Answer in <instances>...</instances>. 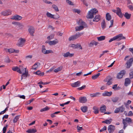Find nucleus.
<instances>
[{"label": "nucleus", "mask_w": 133, "mask_h": 133, "mask_svg": "<svg viewBox=\"0 0 133 133\" xmlns=\"http://www.w3.org/2000/svg\"><path fill=\"white\" fill-rule=\"evenodd\" d=\"M26 132L29 133H34L36 132V130L34 129H29Z\"/></svg>", "instance_id": "obj_31"}, {"label": "nucleus", "mask_w": 133, "mask_h": 133, "mask_svg": "<svg viewBox=\"0 0 133 133\" xmlns=\"http://www.w3.org/2000/svg\"><path fill=\"white\" fill-rule=\"evenodd\" d=\"M113 20H111L110 21V25L109 26V28L113 26Z\"/></svg>", "instance_id": "obj_64"}, {"label": "nucleus", "mask_w": 133, "mask_h": 133, "mask_svg": "<svg viewBox=\"0 0 133 133\" xmlns=\"http://www.w3.org/2000/svg\"><path fill=\"white\" fill-rule=\"evenodd\" d=\"M8 107H6L4 110L0 112V115L4 114L8 110Z\"/></svg>", "instance_id": "obj_49"}, {"label": "nucleus", "mask_w": 133, "mask_h": 133, "mask_svg": "<svg viewBox=\"0 0 133 133\" xmlns=\"http://www.w3.org/2000/svg\"><path fill=\"white\" fill-rule=\"evenodd\" d=\"M106 19L108 21H110L111 19V16L109 13H107L106 14Z\"/></svg>", "instance_id": "obj_36"}, {"label": "nucleus", "mask_w": 133, "mask_h": 133, "mask_svg": "<svg viewBox=\"0 0 133 133\" xmlns=\"http://www.w3.org/2000/svg\"><path fill=\"white\" fill-rule=\"evenodd\" d=\"M42 52L45 54H47L49 53H52L53 52L51 50H46L45 49V46L44 45H43L42 48Z\"/></svg>", "instance_id": "obj_8"}, {"label": "nucleus", "mask_w": 133, "mask_h": 133, "mask_svg": "<svg viewBox=\"0 0 133 133\" xmlns=\"http://www.w3.org/2000/svg\"><path fill=\"white\" fill-rule=\"evenodd\" d=\"M124 16L127 19H128L130 18L131 14H129L128 12H126Z\"/></svg>", "instance_id": "obj_34"}, {"label": "nucleus", "mask_w": 133, "mask_h": 133, "mask_svg": "<svg viewBox=\"0 0 133 133\" xmlns=\"http://www.w3.org/2000/svg\"><path fill=\"white\" fill-rule=\"evenodd\" d=\"M125 39V37L123 36V34H120L110 39L109 41V42L110 43L113 41L116 40H117V41H119L122 39Z\"/></svg>", "instance_id": "obj_1"}, {"label": "nucleus", "mask_w": 133, "mask_h": 133, "mask_svg": "<svg viewBox=\"0 0 133 133\" xmlns=\"http://www.w3.org/2000/svg\"><path fill=\"white\" fill-rule=\"evenodd\" d=\"M117 14L120 18L122 17L123 14H122L121 12V9L118 8H117V12H116Z\"/></svg>", "instance_id": "obj_13"}, {"label": "nucleus", "mask_w": 133, "mask_h": 133, "mask_svg": "<svg viewBox=\"0 0 133 133\" xmlns=\"http://www.w3.org/2000/svg\"><path fill=\"white\" fill-rule=\"evenodd\" d=\"M58 42V41L57 39H55L53 41H48L46 42V43H48L50 45H54Z\"/></svg>", "instance_id": "obj_10"}, {"label": "nucleus", "mask_w": 133, "mask_h": 133, "mask_svg": "<svg viewBox=\"0 0 133 133\" xmlns=\"http://www.w3.org/2000/svg\"><path fill=\"white\" fill-rule=\"evenodd\" d=\"M87 101L86 97H82L79 98V102L82 103H85Z\"/></svg>", "instance_id": "obj_16"}, {"label": "nucleus", "mask_w": 133, "mask_h": 133, "mask_svg": "<svg viewBox=\"0 0 133 133\" xmlns=\"http://www.w3.org/2000/svg\"><path fill=\"white\" fill-rule=\"evenodd\" d=\"M1 14L4 16H7L11 14V12L10 10H7L2 11Z\"/></svg>", "instance_id": "obj_11"}, {"label": "nucleus", "mask_w": 133, "mask_h": 133, "mask_svg": "<svg viewBox=\"0 0 133 133\" xmlns=\"http://www.w3.org/2000/svg\"><path fill=\"white\" fill-rule=\"evenodd\" d=\"M94 41H93L91 42L89 44V46L90 47H92L93 46L94 44Z\"/></svg>", "instance_id": "obj_60"}, {"label": "nucleus", "mask_w": 133, "mask_h": 133, "mask_svg": "<svg viewBox=\"0 0 133 133\" xmlns=\"http://www.w3.org/2000/svg\"><path fill=\"white\" fill-rule=\"evenodd\" d=\"M106 107L105 105H103L100 108V111L101 112H104L105 111Z\"/></svg>", "instance_id": "obj_25"}, {"label": "nucleus", "mask_w": 133, "mask_h": 133, "mask_svg": "<svg viewBox=\"0 0 133 133\" xmlns=\"http://www.w3.org/2000/svg\"><path fill=\"white\" fill-rule=\"evenodd\" d=\"M112 121V119H107L103 121L102 122V123H106L108 124H110Z\"/></svg>", "instance_id": "obj_29"}, {"label": "nucleus", "mask_w": 133, "mask_h": 133, "mask_svg": "<svg viewBox=\"0 0 133 133\" xmlns=\"http://www.w3.org/2000/svg\"><path fill=\"white\" fill-rule=\"evenodd\" d=\"M19 116H17L15 117L13 120L14 123H15L17 122L19 118Z\"/></svg>", "instance_id": "obj_45"}, {"label": "nucleus", "mask_w": 133, "mask_h": 133, "mask_svg": "<svg viewBox=\"0 0 133 133\" xmlns=\"http://www.w3.org/2000/svg\"><path fill=\"white\" fill-rule=\"evenodd\" d=\"M100 75V74L99 73H98V74L92 76V79L94 80L95 79L97 78Z\"/></svg>", "instance_id": "obj_42"}, {"label": "nucleus", "mask_w": 133, "mask_h": 133, "mask_svg": "<svg viewBox=\"0 0 133 133\" xmlns=\"http://www.w3.org/2000/svg\"><path fill=\"white\" fill-rule=\"evenodd\" d=\"M52 7L56 11H58L59 10L57 6L56 5L53 4L52 6Z\"/></svg>", "instance_id": "obj_43"}, {"label": "nucleus", "mask_w": 133, "mask_h": 133, "mask_svg": "<svg viewBox=\"0 0 133 133\" xmlns=\"http://www.w3.org/2000/svg\"><path fill=\"white\" fill-rule=\"evenodd\" d=\"M97 38L98 41H102L105 39V36H102L99 37H97Z\"/></svg>", "instance_id": "obj_38"}, {"label": "nucleus", "mask_w": 133, "mask_h": 133, "mask_svg": "<svg viewBox=\"0 0 133 133\" xmlns=\"http://www.w3.org/2000/svg\"><path fill=\"white\" fill-rule=\"evenodd\" d=\"M12 23L13 24H14L15 25H17L19 26V27H21V28H22L23 27V25L21 24V23H19L18 22H12Z\"/></svg>", "instance_id": "obj_44"}, {"label": "nucleus", "mask_w": 133, "mask_h": 133, "mask_svg": "<svg viewBox=\"0 0 133 133\" xmlns=\"http://www.w3.org/2000/svg\"><path fill=\"white\" fill-rule=\"evenodd\" d=\"M112 94V92L111 91L108 92L106 91L104 92L102 94V95L103 96H110Z\"/></svg>", "instance_id": "obj_20"}, {"label": "nucleus", "mask_w": 133, "mask_h": 133, "mask_svg": "<svg viewBox=\"0 0 133 133\" xmlns=\"http://www.w3.org/2000/svg\"><path fill=\"white\" fill-rule=\"evenodd\" d=\"M133 62V58H131L126 63L127 65V68H129L130 66L132 65Z\"/></svg>", "instance_id": "obj_9"}, {"label": "nucleus", "mask_w": 133, "mask_h": 133, "mask_svg": "<svg viewBox=\"0 0 133 133\" xmlns=\"http://www.w3.org/2000/svg\"><path fill=\"white\" fill-rule=\"evenodd\" d=\"M84 26L83 25H81L79 26H77L75 28L76 31H79L83 29Z\"/></svg>", "instance_id": "obj_32"}, {"label": "nucleus", "mask_w": 133, "mask_h": 133, "mask_svg": "<svg viewBox=\"0 0 133 133\" xmlns=\"http://www.w3.org/2000/svg\"><path fill=\"white\" fill-rule=\"evenodd\" d=\"M101 94V93L99 92H96L95 93L91 94V96L92 97H98Z\"/></svg>", "instance_id": "obj_28"}, {"label": "nucleus", "mask_w": 133, "mask_h": 133, "mask_svg": "<svg viewBox=\"0 0 133 133\" xmlns=\"http://www.w3.org/2000/svg\"><path fill=\"white\" fill-rule=\"evenodd\" d=\"M5 62L6 63H9L10 62V60L9 58L8 57L5 58Z\"/></svg>", "instance_id": "obj_59"}, {"label": "nucleus", "mask_w": 133, "mask_h": 133, "mask_svg": "<svg viewBox=\"0 0 133 133\" xmlns=\"http://www.w3.org/2000/svg\"><path fill=\"white\" fill-rule=\"evenodd\" d=\"M131 102L130 100H128L127 101V103L124 102V105H125L126 107H127V106L130 104Z\"/></svg>", "instance_id": "obj_50"}, {"label": "nucleus", "mask_w": 133, "mask_h": 133, "mask_svg": "<svg viewBox=\"0 0 133 133\" xmlns=\"http://www.w3.org/2000/svg\"><path fill=\"white\" fill-rule=\"evenodd\" d=\"M62 66H60L57 68L55 69L54 70V71L55 72L57 73L58 72L61 71L62 69Z\"/></svg>", "instance_id": "obj_33"}, {"label": "nucleus", "mask_w": 133, "mask_h": 133, "mask_svg": "<svg viewBox=\"0 0 133 133\" xmlns=\"http://www.w3.org/2000/svg\"><path fill=\"white\" fill-rule=\"evenodd\" d=\"M50 82H46L45 83H43L42 82H40L38 83V84H41L43 85H45L46 84H47L50 83Z\"/></svg>", "instance_id": "obj_52"}, {"label": "nucleus", "mask_w": 133, "mask_h": 133, "mask_svg": "<svg viewBox=\"0 0 133 133\" xmlns=\"http://www.w3.org/2000/svg\"><path fill=\"white\" fill-rule=\"evenodd\" d=\"M49 109H50L49 108L46 106L45 108H43L42 109H41L40 110V111L41 112L45 111H47L49 110Z\"/></svg>", "instance_id": "obj_40"}, {"label": "nucleus", "mask_w": 133, "mask_h": 133, "mask_svg": "<svg viewBox=\"0 0 133 133\" xmlns=\"http://www.w3.org/2000/svg\"><path fill=\"white\" fill-rule=\"evenodd\" d=\"M98 12L97 10L95 8L90 10L88 12V14L87 16V18H92L94 17V15L96 14Z\"/></svg>", "instance_id": "obj_3"}, {"label": "nucleus", "mask_w": 133, "mask_h": 133, "mask_svg": "<svg viewBox=\"0 0 133 133\" xmlns=\"http://www.w3.org/2000/svg\"><path fill=\"white\" fill-rule=\"evenodd\" d=\"M81 109L83 112H86L88 110V107L86 106L82 107H81Z\"/></svg>", "instance_id": "obj_30"}, {"label": "nucleus", "mask_w": 133, "mask_h": 133, "mask_svg": "<svg viewBox=\"0 0 133 133\" xmlns=\"http://www.w3.org/2000/svg\"><path fill=\"white\" fill-rule=\"evenodd\" d=\"M40 65L39 62H36L32 66V69L34 70H36L38 67V66Z\"/></svg>", "instance_id": "obj_23"}, {"label": "nucleus", "mask_w": 133, "mask_h": 133, "mask_svg": "<svg viewBox=\"0 0 133 133\" xmlns=\"http://www.w3.org/2000/svg\"><path fill=\"white\" fill-rule=\"evenodd\" d=\"M70 46L74 49L80 48V49L81 50L82 49V47L79 44H72Z\"/></svg>", "instance_id": "obj_14"}, {"label": "nucleus", "mask_w": 133, "mask_h": 133, "mask_svg": "<svg viewBox=\"0 0 133 133\" xmlns=\"http://www.w3.org/2000/svg\"><path fill=\"white\" fill-rule=\"evenodd\" d=\"M101 26L102 28L103 29L106 27V24L104 20H103L101 23Z\"/></svg>", "instance_id": "obj_39"}, {"label": "nucleus", "mask_w": 133, "mask_h": 133, "mask_svg": "<svg viewBox=\"0 0 133 133\" xmlns=\"http://www.w3.org/2000/svg\"><path fill=\"white\" fill-rule=\"evenodd\" d=\"M126 73V71L124 70H122L118 73L117 75V78L118 79H121L123 77Z\"/></svg>", "instance_id": "obj_7"}, {"label": "nucleus", "mask_w": 133, "mask_h": 133, "mask_svg": "<svg viewBox=\"0 0 133 133\" xmlns=\"http://www.w3.org/2000/svg\"><path fill=\"white\" fill-rule=\"evenodd\" d=\"M12 69L14 71H17L20 74H22V71H20V70L21 69V68H18L17 66L13 67L12 68Z\"/></svg>", "instance_id": "obj_18"}, {"label": "nucleus", "mask_w": 133, "mask_h": 133, "mask_svg": "<svg viewBox=\"0 0 133 133\" xmlns=\"http://www.w3.org/2000/svg\"><path fill=\"white\" fill-rule=\"evenodd\" d=\"M28 30L30 35L31 36H34V34L35 31L34 27L33 26H30L28 29Z\"/></svg>", "instance_id": "obj_15"}, {"label": "nucleus", "mask_w": 133, "mask_h": 133, "mask_svg": "<svg viewBox=\"0 0 133 133\" xmlns=\"http://www.w3.org/2000/svg\"><path fill=\"white\" fill-rule=\"evenodd\" d=\"M128 8L131 10H133V7L132 5H129L128 6Z\"/></svg>", "instance_id": "obj_62"}, {"label": "nucleus", "mask_w": 133, "mask_h": 133, "mask_svg": "<svg viewBox=\"0 0 133 133\" xmlns=\"http://www.w3.org/2000/svg\"><path fill=\"white\" fill-rule=\"evenodd\" d=\"M123 123L124 124L123 129H124L128 125L127 123L130 124L132 123V120L130 118L126 117L125 119H123Z\"/></svg>", "instance_id": "obj_2"}, {"label": "nucleus", "mask_w": 133, "mask_h": 133, "mask_svg": "<svg viewBox=\"0 0 133 133\" xmlns=\"http://www.w3.org/2000/svg\"><path fill=\"white\" fill-rule=\"evenodd\" d=\"M43 1L46 4H52V3L50 1H49L47 0H43Z\"/></svg>", "instance_id": "obj_56"}, {"label": "nucleus", "mask_w": 133, "mask_h": 133, "mask_svg": "<svg viewBox=\"0 0 133 133\" xmlns=\"http://www.w3.org/2000/svg\"><path fill=\"white\" fill-rule=\"evenodd\" d=\"M66 2L67 3H68L69 4L71 5H73V3L71 2V1H70L69 0H66Z\"/></svg>", "instance_id": "obj_61"}, {"label": "nucleus", "mask_w": 133, "mask_h": 133, "mask_svg": "<svg viewBox=\"0 0 133 133\" xmlns=\"http://www.w3.org/2000/svg\"><path fill=\"white\" fill-rule=\"evenodd\" d=\"M28 72H26V70L25 69V72L23 73L21 75V79L23 78H25L28 76Z\"/></svg>", "instance_id": "obj_26"}, {"label": "nucleus", "mask_w": 133, "mask_h": 133, "mask_svg": "<svg viewBox=\"0 0 133 133\" xmlns=\"http://www.w3.org/2000/svg\"><path fill=\"white\" fill-rule=\"evenodd\" d=\"M25 42V39L22 38H21L18 40L16 45L20 47H22L24 45Z\"/></svg>", "instance_id": "obj_6"}, {"label": "nucleus", "mask_w": 133, "mask_h": 133, "mask_svg": "<svg viewBox=\"0 0 133 133\" xmlns=\"http://www.w3.org/2000/svg\"><path fill=\"white\" fill-rule=\"evenodd\" d=\"M100 16L99 15H96L93 20V21L98 22L100 19Z\"/></svg>", "instance_id": "obj_27"}, {"label": "nucleus", "mask_w": 133, "mask_h": 133, "mask_svg": "<svg viewBox=\"0 0 133 133\" xmlns=\"http://www.w3.org/2000/svg\"><path fill=\"white\" fill-rule=\"evenodd\" d=\"M82 1L83 2V4L85 5H86V6H88V4L87 3L85 0H82Z\"/></svg>", "instance_id": "obj_63"}, {"label": "nucleus", "mask_w": 133, "mask_h": 133, "mask_svg": "<svg viewBox=\"0 0 133 133\" xmlns=\"http://www.w3.org/2000/svg\"><path fill=\"white\" fill-rule=\"evenodd\" d=\"M78 38L76 34L72 36L69 37V41H73L75 39H77Z\"/></svg>", "instance_id": "obj_24"}, {"label": "nucleus", "mask_w": 133, "mask_h": 133, "mask_svg": "<svg viewBox=\"0 0 133 133\" xmlns=\"http://www.w3.org/2000/svg\"><path fill=\"white\" fill-rule=\"evenodd\" d=\"M119 98L118 97H115L112 99V101L114 102H116L118 100Z\"/></svg>", "instance_id": "obj_41"}, {"label": "nucleus", "mask_w": 133, "mask_h": 133, "mask_svg": "<svg viewBox=\"0 0 133 133\" xmlns=\"http://www.w3.org/2000/svg\"><path fill=\"white\" fill-rule=\"evenodd\" d=\"M129 77L130 79L133 78V71L130 72L129 74Z\"/></svg>", "instance_id": "obj_57"}, {"label": "nucleus", "mask_w": 133, "mask_h": 133, "mask_svg": "<svg viewBox=\"0 0 133 133\" xmlns=\"http://www.w3.org/2000/svg\"><path fill=\"white\" fill-rule=\"evenodd\" d=\"M125 110V108L123 105H122L121 106L119 107V108H117L114 110L115 113H118L119 112L121 113L123 112Z\"/></svg>", "instance_id": "obj_4"}, {"label": "nucleus", "mask_w": 133, "mask_h": 133, "mask_svg": "<svg viewBox=\"0 0 133 133\" xmlns=\"http://www.w3.org/2000/svg\"><path fill=\"white\" fill-rule=\"evenodd\" d=\"M108 130L109 133H112L115 129V127L114 126L112 125H109L108 127Z\"/></svg>", "instance_id": "obj_12"}, {"label": "nucleus", "mask_w": 133, "mask_h": 133, "mask_svg": "<svg viewBox=\"0 0 133 133\" xmlns=\"http://www.w3.org/2000/svg\"><path fill=\"white\" fill-rule=\"evenodd\" d=\"M84 34L83 32H77L76 34L78 38V37H79L81 35H82Z\"/></svg>", "instance_id": "obj_48"}, {"label": "nucleus", "mask_w": 133, "mask_h": 133, "mask_svg": "<svg viewBox=\"0 0 133 133\" xmlns=\"http://www.w3.org/2000/svg\"><path fill=\"white\" fill-rule=\"evenodd\" d=\"M46 15L48 17H49L55 19H56V18H55L54 17V15L48 12L46 13Z\"/></svg>", "instance_id": "obj_35"}, {"label": "nucleus", "mask_w": 133, "mask_h": 133, "mask_svg": "<svg viewBox=\"0 0 133 133\" xmlns=\"http://www.w3.org/2000/svg\"><path fill=\"white\" fill-rule=\"evenodd\" d=\"M94 110V112L95 114H97L99 113V110L98 108L95 107H94L93 108Z\"/></svg>", "instance_id": "obj_37"}, {"label": "nucleus", "mask_w": 133, "mask_h": 133, "mask_svg": "<svg viewBox=\"0 0 133 133\" xmlns=\"http://www.w3.org/2000/svg\"><path fill=\"white\" fill-rule=\"evenodd\" d=\"M8 51L10 53H14V49L12 48H10L8 49Z\"/></svg>", "instance_id": "obj_47"}, {"label": "nucleus", "mask_w": 133, "mask_h": 133, "mask_svg": "<svg viewBox=\"0 0 133 133\" xmlns=\"http://www.w3.org/2000/svg\"><path fill=\"white\" fill-rule=\"evenodd\" d=\"M107 128L105 126H104L102 129H100L99 130L100 132H102L107 130Z\"/></svg>", "instance_id": "obj_54"}, {"label": "nucleus", "mask_w": 133, "mask_h": 133, "mask_svg": "<svg viewBox=\"0 0 133 133\" xmlns=\"http://www.w3.org/2000/svg\"><path fill=\"white\" fill-rule=\"evenodd\" d=\"M54 34H52L47 37V39L48 40L54 38Z\"/></svg>", "instance_id": "obj_46"}, {"label": "nucleus", "mask_w": 133, "mask_h": 133, "mask_svg": "<svg viewBox=\"0 0 133 133\" xmlns=\"http://www.w3.org/2000/svg\"><path fill=\"white\" fill-rule=\"evenodd\" d=\"M81 82L79 81H77V82L72 83L71 84V86L73 87H77L80 86Z\"/></svg>", "instance_id": "obj_17"}, {"label": "nucleus", "mask_w": 133, "mask_h": 133, "mask_svg": "<svg viewBox=\"0 0 133 133\" xmlns=\"http://www.w3.org/2000/svg\"><path fill=\"white\" fill-rule=\"evenodd\" d=\"M19 68H21L20 71H21V70H22V71H25V69L26 70V68H25L22 66H20Z\"/></svg>", "instance_id": "obj_58"}, {"label": "nucleus", "mask_w": 133, "mask_h": 133, "mask_svg": "<svg viewBox=\"0 0 133 133\" xmlns=\"http://www.w3.org/2000/svg\"><path fill=\"white\" fill-rule=\"evenodd\" d=\"M22 17L18 15H14L12 17L11 19H14L16 20H20L22 19Z\"/></svg>", "instance_id": "obj_19"}, {"label": "nucleus", "mask_w": 133, "mask_h": 133, "mask_svg": "<svg viewBox=\"0 0 133 133\" xmlns=\"http://www.w3.org/2000/svg\"><path fill=\"white\" fill-rule=\"evenodd\" d=\"M112 77L110 76H108L104 79V81L107 82V85H110L112 84Z\"/></svg>", "instance_id": "obj_5"}, {"label": "nucleus", "mask_w": 133, "mask_h": 133, "mask_svg": "<svg viewBox=\"0 0 133 133\" xmlns=\"http://www.w3.org/2000/svg\"><path fill=\"white\" fill-rule=\"evenodd\" d=\"M133 115V113L131 111H130L129 112L127 116H132Z\"/></svg>", "instance_id": "obj_53"}, {"label": "nucleus", "mask_w": 133, "mask_h": 133, "mask_svg": "<svg viewBox=\"0 0 133 133\" xmlns=\"http://www.w3.org/2000/svg\"><path fill=\"white\" fill-rule=\"evenodd\" d=\"M74 55L73 54H70L69 52H67L63 54V55L64 57H72Z\"/></svg>", "instance_id": "obj_21"}, {"label": "nucleus", "mask_w": 133, "mask_h": 133, "mask_svg": "<svg viewBox=\"0 0 133 133\" xmlns=\"http://www.w3.org/2000/svg\"><path fill=\"white\" fill-rule=\"evenodd\" d=\"M77 128L78 130L77 131L79 132L80 130H82L83 129V128L82 127H80L78 126H77Z\"/></svg>", "instance_id": "obj_55"}, {"label": "nucleus", "mask_w": 133, "mask_h": 133, "mask_svg": "<svg viewBox=\"0 0 133 133\" xmlns=\"http://www.w3.org/2000/svg\"><path fill=\"white\" fill-rule=\"evenodd\" d=\"M131 81L130 79L128 78H127L125 79L124 85L126 86L129 85Z\"/></svg>", "instance_id": "obj_22"}, {"label": "nucleus", "mask_w": 133, "mask_h": 133, "mask_svg": "<svg viewBox=\"0 0 133 133\" xmlns=\"http://www.w3.org/2000/svg\"><path fill=\"white\" fill-rule=\"evenodd\" d=\"M85 87H86L85 85H83L81 87L78 88H77V89L78 90H81L83 89H84Z\"/></svg>", "instance_id": "obj_51"}]
</instances>
